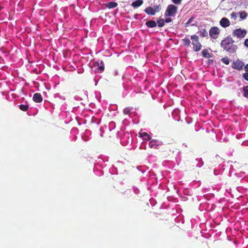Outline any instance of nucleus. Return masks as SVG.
Wrapping results in <instances>:
<instances>
[{"label": "nucleus", "mask_w": 248, "mask_h": 248, "mask_svg": "<svg viewBox=\"0 0 248 248\" xmlns=\"http://www.w3.org/2000/svg\"><path fill=\"white\" fill-rule=\"evenodd\" d=\"M233 43L234 41L229 36H227L221 42V46L227 52L233 53L237 49V46L233 44Z\"/></svg>", "instance_id": "f257e3e1"}, {"label": "nucleus", "mask_w": 248, "mask_h": 248, "mask_svg": "<svg viewBox=\"0 0 248 248\" xmlns=\"http://www.w3.org/2000/svg\"><path fill=\"white\" fill-rule=\"evenodd\" d=\"M192 40V45H193V49L194 51L197 52L200 51L202 47V45L199 42V38L197 35H192L191 36Z\"/></svg>", "instance_id": "f03ea898"}, {"label": "nucleus", "mask_w": 248, "mask_h": 248, "mask_svg": "<svg viewBox=\"0 0 248 248\" xmlns=\"http://www.w3.org/2000/svg\"><path fill=\"white\" fill-rule=\"evenodd\" d=\"M177 11V7L176 6L173 4H170L167 7L165 15L166 16H174L176 15Z\"/></svg>", "instance_id": "7ed1b4c3"}, {"label": "nucleus", "mask_w": 248, "mask_h": 248, "mask_svg": "<svg viewBox=\"0 0 248 248\" xmlns=\"http://www.w3.org/2000/svg\"><path fill=\"white\" fill-rule=\"evenodd\" d=\"M161 10L160 5H155L154 7L149 6L145 8L144 12L148 15L154 16L156 13L159 12Z\"/></svg>", "instance_id": "20e7f679"}, {"label": "nucleus", "mask_w": 248, "mask_h": 248, "mask_svg": "<svg viewBox=\"0 0 248 248\" xmlns=\"http://www.w3.org/2000/svg\"><path fill=\"white\" fill-rule=\"evenodd\" d=\"M247 33V31L246 30L239 28L234 30L232 31V34L233 37L241 39L245 37Z\"/></svg>", "instance_id": "39448f33"}, {"label": "nucleus", "mask_w": 248, "mask_h": 248, "mask_svg": "<svg viewBox=\"0 0 248 248\" xmlns=\"http://www.w3.org/2000/svg\"><path fill=\"white\" fill-rule=\"evenodd\" d=\"M220 29L216 26L212 27L210 28L209 34L210 37L213 39H217L219 34H220Z\"/></svg>", "instance_id": "423d86ee"}, {"label": "nucleus", "mask_w": 248, "mask_h": 248, "mask_svg": "<svg viewBox=\"0 0 248 248\" xmlns=\"http://www.w3.org/2000/svg\"><path fill=\"white\" fill-rule=\"evenodd\" d=\"M244 66V63L239 60L233 62L232 64V68L237 70H241Z\"/></svg>", "instance_id": "0eeeda50"}, {"label": "nucleus", "mask_w": 248, "mask_h": 248, "mask_svg": "<svg viewBox=\"0 0 248 248\" xmlns=\"http://www.w3.org/2000/svg\"><path fill=\"white\" fill-rule=\"evenodd\" d=\"M162 144H161L157 140H153L149 142V147L151 148L159 149V147Z\"/></svg>", "instance_id": "6e6552de"}, {"label": "nucleus", "mask_w": 248, "mask_h": 248, "mask_svg": "<svg viewBox=\"0 0 248 248\" xmlns=\"http://www.w3.org/2000/svg\"><path fill=\"white\" fill-rule=\"evenodd\" d=\"M220 25L223 28L228 27L230 25L229 20L226 17H223L219 22Z\"/></svg>", "instance_id": "1a4fd4ad"}, {"label": "nucleus", "mask_w": 248, "mask_h": 248, "mask_svg": "<svg viewBox=\"0 0 248 248\" xmlns=\"http://www.w3.org/2000/svg\"><path fill=\"white\" fill-rule=\"evenodd\" d=\"M33 100L36 103H40L43 100L41 94L39 93H35L33 96Z\"/></svg>", "instance_id": "9d476101"}, {"label": "nucleus", "mask_w": 248, "mask_h": 248, "mask_svg": "<svg viewBox=\"0 0 248 248\" xmlns=\"http://www.w3.org/2000/svg\"><path fill=\"white\" fill-rule=\"evenodd\" d=\"M140 137L143 138L144 140H149L151 139L150 136L146 132L139 133Z\"/></svg>", "instance_id": "9b49d317"}, {"label": "nucleus", "mask_w": 248, "mask_h": 248, "mask_svg": "<svg viewBox=\"0 0 248 248\" xmlns=\"http://www.w3.org/2000/svg\"><path fill=\"white\" fill-rule=\"evenodd\" d=\"M106 7L109 9L114 8L118 5L117 2L114 1L109 2L105 4Z\"/></svg>", "instance_id": "f8f14e48"}, {"label": "nucleus", "mask_w": 248, "mask_h": 248, "mask_svg": "<svg viewBox=\"0 0 248 248\" xmlns=\"http://www.w3.org/2000/svg\"><path fill=\"white\" fill-rule=\"evenodd\" d=\"M202 56L206 58H210L212 57V55L209 53V50L207 49H204L202 52Z\"/></svg>", "instance_id": "ddd939ff"}, {"label": "nucleus", "mask_w": 248, "mask_h": 248, "mask_svg": "<svg viewBox=\"0 0 248 248\" xmlns=\"http://www.w3.org/2000/svg\"><path fill=\"white\" fill-rule=\"evenodd\" d=\"M143 2L142 0H137L135 1H133L131 5L133 7H138L140 6H141L143 4Z\"/></svg>", "instance_id": "4468645a"}, {"label": "nucleus", "mask_w": 248, "mask_h": 248, "mask_svg": "<svg viewBox=\"0 0 248 248\" xmlns=\"http://www.w3.org/2000/svg\"><path fill=\"white\" fill-rule=\"evenodd\" d=\"M146 25L148 27L153 28L156 26V23L154 20H149L146 22Z\"/></svg>", "instance_id": "2eb2a0df"}, {"label": "nucleus", "mask_w": 248, "mask_h": 248, "mask_svg": "<svg viewBox=\"0 0 248 248\" xmlns=\"http://www.w3.org/2000/svg\"><path fill=\"white\" fill-rule=\"evenodd\" d=\"M184 46H189L190 44V40L188 37H185L183 40Z\"/></svg>", "instance_id": "dca6fc26"}, {"label": "nucleus", "mask_w": 248, "mask_h": 248, "mask_svg": "<svg viewBox=\"0 0 248 248\" xmlns=\"http://www.w3.org/2000/svg\"><path fill=\"white\" fill-rule=\"evenodd\" d=\"M201 36L202 37H207L208 33L205 29H202L200 31Z\"/></svg>", "instance_id": "f3484780"}, {"label": "nucleus", "mask_w": 248, "mask_h": 248, "mask_svg": "<svg viewBox=\"0 0 248 248\" xmlns=\"http://www.w3.org/2000/svg\"><path fill=\"white\" fill-rule=\"evenodd\" d=\"M164 22H165L163 18H159V19L157 21L158 26L159 28H161V27H163L165 24Z\"/></svg>", "instance_id": "a211bd4d"}, {"label": "nucleus", "mask_w": 248, "mask_h": 248, "mask_svg": "<svg viewBox=\"0 0 248 248\" xmlns=\"http://www.w3.org/2000/svg\"><path fill=\"white\" fill-rule=\"evenodd\" d=\"M243 91L244 92V96L245 97L248 98V85L244 86L243 88Z\"/></svg>", "instance_id": "6ab92c4d"}, {"label": "nucleus", "mask_w": 248, "mask_h": 248, "mask_svg": "<svg viewBox=\"0 0 248 248\" xmlns=\"http://www.w3.org/2000/svg\"><path fill=\"white\" fill-rule=\"evenodd\" d=\"M240 17L242 19H246L248 16V14L245 11H242L239 13Z\"/></svg>", "instance_id": "aec40b11"}, {"label": "nucleus", "mask_w": 248, "mask_h": 248, "mask_svg": "<svg viewBox=\"0 0 248 248\" xmlns=\"http://www.w3.org/2000/svg\"><path fill=\"white\" fill-rule=\"evenodd\" d=\"M19 108L22 111H26L29 108V106L27 105H20L19 106Z\"/></svg>", "instance_id": "412c9836"}, {"label": "nucleus", "mask_w": 248, "mask_h": 248, "mask_svg": "<svg viewBox=\"0 0 248 248\" xmlns=\"http://www.w3.org/2000/svg\"><path fill=\"white\" fill-rule=\"evenodd\" d=\"M100 65H98V70L100 71V72H102L104 70V63L103 61H101L100 63H99Z\"/></svg>", "instance_id": "4be33fe9"}, {"label": "nucleus", "mask_w": 248, "mask_h": 248, "mask_svg": "<svg viewBox=\"0 0 248 248\" xmlns=\"http://www.w3.org/2000/svg\"><path fill=\"white\" fill-rule=\"evenodd\" d=\"M131 110H132V108H129V107H127L124 109L123 112L125 115H130Z\"/></svg>", "instance_id": "5701e85b"}, {"label": "nucleus", "mask_w": 248, "mask_h": 248, "mask_svg": "<svg viewBox=\"0 0 248 248\" xmlns=\"http://www.w3.org/2000/svg\"><path fill=\"white\" fill-rule=\"evenodd\" d=\"M221 61L223 63L226 64H229L230 63V61L227 57L223 58L221 59Z\"/></svg>", "instance_id": "b1692460"}, {"label": "nucleus", "mask_w": 248, "mask_h": 248, "mask_svg": "<svg viewBox=\"0 0 248 248\" xmlns=\"http://www.w3.org/2000/svg\"><path fill=\"white\" fill-rule=\"evenodd\" d=\"M171 1L175 4L180 5L182 2V0H171Z\"/></svg>", "instance_id": "393cba45"}, {"label": "nucleus", "mask_w": 248, "mask_h": 248, "mask_svg": "<svg viewBox=\"0 0 248 248\" xmlns=\"http://www.w3.org/2000/svg\"><path fill=\"white\" fill-rule=\"evenodd\" d=\"M243 77L246 80L248 81V73H244L243 74Z\"/></svg>", "instance_id": "a878e982"}, {"label": "nucleus", "mask_w": 248, "mask_h": 248, "mask_svg": "<svg viewBox=\"0 0 248 248\" xmlns=\"http://www.w3.org/2000/svg\"><path fill=\"white\" fill-rule=\"evenodd\" d=\"M231 16L232 18H234V19H235L236 17V13L235 12H232L231 14Z\"/></svg>", "instance_id": "bb28decb"}, {"label": "nucleus", "mask_w": 248, "mask_h": 248, "mask_svg": "<svg viewBox=\"0 0 248 248\" xmlns=\"http://www.w3.org/2000/svg\"><path fill=\"white\" fill-rule=\"evenodd\" d=\"M164 21L166 22V23H170V22L172 21V19L170 17H168V18H166L165 19V20H164Z\"/></svg>", "instance_id": "cd10ccee"}, {"label": "nucleus", "mask_w": 248, "mask_h": 248, "mask_svg": "<svg viewBox=\"0 0 248 248\" xmlns=\"http://www.w3.org/2000/svg\"><path fill=\"white\" fill-rule=\"evenodd\" d=\"M244 46L248 48V39H246L244 42Z\"/></svg>", "instance_id": "c85d7f7f"}, {"label": "nucleus", "mask_w": 248, "mask_h": 248, "mask_svg": "<svg viewBox=\"0 0 248 248\" xmlns=\"http://www.w3.org/2000/svg\"><path fill=\"white\" fill-rule=\"evenodd\" d=\"M192 19H193V18H192V17H191V18H190L188 20V21L186 22V25H188V24H189V23L191 22V21H192Z\"/></svg>", "instance_id": "c756f323"}, {"label": "nucleus", "mask_w": 248, "mask_h": 248, "mask_svg": "<svg viewBox=\"0 0 248 248\" xmlns=\"http://www.w3.org/2000/svg\"><path fill=\"white\" fill-rule=\"evenodd\" d=\"M245 71L248 72V63L245 67Z\"/></svg>", "instance_id": "7c9ffc66"}, {"label": "nucleus", "mask_w": 248, "mask_h": 248, "mask_svg": "<svg viewBox=\"0 0 248 248\" xmlns=\"http://www.w3.org/2000/svg\"><path fill=\"white\" fill-rule=\"evenodd\" d=\"M99 65V62H95V63H94V65Z\"/></svg>", "instance_id": "2f4dec72"}]
</instances>
